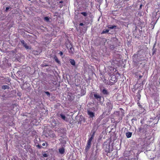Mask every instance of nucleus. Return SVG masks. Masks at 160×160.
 Wrapping results in <instances>:
<instances>
[{"mask_svg":"<svg viewBox=\"0 0 160 160\" xmlns=\"http://www.w3.org/2000/svg\"><path fill=\"white\" fill-rule=\"evenodd\" d=\"M110 142H104L103 144V148L104 149L105 152H110Z\"/></svg>","mask_w":160,"mask_h":160,"instance_id":"f257e3e1","label":"nucleus"},{"mask_svg":"<svg viewBox=\"0 0 160 160\" xmlns=\"http://www.w3.org/2000/svg\"><path fill=\"white\" fill-rule=\"evenodd\" d=\"M100 90L102 94L105 97L109 95V92L104 87H101L100 88Z\"/></svg>","mask_w":160,"mask_h":160,"instance_id":"f03ea898","label":"nucleus"},{"mask_svg":"<svg viewBox=\"0 0 160 160\" xmlns=\"http://www.w3.org/2000/svg\"><path fill=\"white\" fill-rule=\"evenodd\" d=\"M107 108L109 111H110L112 108V103L110 101L106 103Z\"/></svg>","mask_w":160,"mask_h":160,"instance_id":"7ed1b4c3","label":"nucleus"},{"mask_svg":"<svg viewBox=\"0 0 160 160\" xmlns=\"http://www.w3.org/2000/svg\"><path fill=\"white\" fill-rule=\"evenodd\" d=\"M88 114L89 116V118H92L95 117V113L93 112L90 110L88 111Z\"/></svg>","mask_w":160,"mask_h":160,"instance_id":"20e7f679","label":"nucleus"},{"mask_svg":"<svg viewBox=\"0 0 160 160\" xmlns=\"http://www.w3.org/2000/svg\"><path fill=\"white\" fill-rule=\"evenodd\" d=\"M21 42L22 44L27 49H31L30 47L28 46L24 40L21 41Z\"/></svg>","mask_w":160,"mask_h":160,"instance_id":"39448f33","label":"nucleus"},{"mask_svg":"<svg viewBox=\"0 0 160 160\" xmlns=\"http://www.w3.org/2000/svg\"><path fill=\"white\" fill-rule=\"evenodd\" d=\"M60 116L61 118L64 120L66 122H68V119L65 116V115L62 114L61 113L60 114Z\"/></svg>","mask_w":160,"mask_h":160,"instance_id":"423d86ee","label":"nucleus"},{"mask_svg":"<svg viewBox=\"0 0 160 160\" xmlns=\"http://www.w3.org/2000/svg\"><path fill=\"white\" fill-rule=\"evenodd\" d=\"M58 151L59 153L61 154H63L65 152V149L64 147H62L61 148H60L58 149Z\"/></svg>","mask_w":160,"mask_h":160,"instance_id":"0eeeda50","label":"nucleus"},{"mask_svg":"<svg viewBox=\"0 0 160 160\" xmlns=\"http://www.w3.org/2000/svg\"><path fill=\"white\" fill-rule=\"evenodd\" d=\"M94 96L95 99H96L98 100H100L101 99V96L99 94L97 93H95L94 95Z\"/></svg>","mask_w":160,"mask_h":160,"instance_id":"6e6552de","label":"nucleus"},{"mask_svg":"<svg viewBox=\"0 0 160 160\" xmlns=\"http://www.w3.org/2000/svg\"><path fill=\"white\" fill-rule=\"evenodd\" d=\"M91 143H88L87 142V146L85 149V151L86 152H87L88 150L91 147Z\"/></svg>","mask_w":160,"mask_h":160,"instance_id":"1a4fd4ad","label":"nucleus"},{"mask_svg":"<svg viewBox=\"0 0 160 160\" xmlns=\"http://www.w3.org/2000/svg\"><path fill=\"white\" fill-rule=\"evenodd\" d=\"M94 135V133H93V134L92 135V136L91 137H90L89 138V139L88 140V142H88L91 143V142H92V140L93 138Z\"/></svg>","mask_w":160,"mask_h":160,"instance_id":"9d476101","label":"nucleus"},{"mask_svg":"<svg viewBox=\"0 0 160 160\" xmlns=\"http://www.w3.org/2000/svg\"><path fill=\"white\" fill-rule=\"evenodd\" d=\"M132 133L129 132H128L126 133V136L127 138H130L131 137Z\"/></svg>","mask_w":160,"mask_h":160,"instance_id":"9b49d317","label":"nucleus"},{"mask_svg":"<svg viewBox=\"0 0 160 160\" xmlns=\"http://www.w3.org/2000/svg\"><path fill=\"white\" fill-rule=\"evenodd\" d=\"M54 58L55 61L58 64H60V62L58 58L56 56H55L54 57Z\"/></svg>","mask_w":160,"mask_h":160,"instance_id":"f8f14e48","label":"nucleus"},{"mask_svg":"<svg viewBox=\"0 0 160 160\" xmlns=\"http://www.w3.org/2000/svg\"><path fill=\"white\" fill-rule=\"evenodd\" d=\"M9 86H8V85H3L2 87V89H4V90L6 89H9Z\"/></svg>","mask_w":160,"mask_h":160,"instance_id":"ddd939ff","label":"nucleus"},{"mask_svg":"<svg viewBox=\"0 0 160 160\" xmlns=\"http://www.w3.org/2000/svg\"><path fill=\"white\" fill-rule=\"evenodd\" d=\"M70 61L71 64L73 66H74L75 64V61L73 59H70Z\"/></svg>","mask_w":160,"mask_h":160,"instance_id":"4468645a","label":"nucleus"},{"mask_svg":"<svg viewBox=\"0 0 160 160\" xmlns=\"http://www.w3.org/2000/svg\"><path fill=\"white\" fill-rule=\"evenodd\" d=\"M108 28L110 29H112L114 28H116V25H113L112 26H108Z\"/></svg>","mask_w":160,"mask_h":160,"instance_id":"2eb2a0df","label":"nucleus"},{"mask_svg":"<svg viewBox=\"0 0 160 160\" xmlns=\"http://www.w3.org/2000/svg\"><path fill=\"white\" fill-rule=\"evenodd\" d=\"M109 31V30H103L101 33V34L107 33Z\"/></svg>","mask_w":160,"mask_h":160,"instance_id":"dca6fc26","label":"nucleus"},{"mask_svg":"<svg viewBox=\"0 0 160 160\" xmlns=\"http://www.w3.org/2000/svg\"><path fill=\"white\" fill-rule=\"evenodd\" d=\"M81 14L85 17L87 16V13L86 12H82Z\"/></svg>","mask_w":160,"mask_h":160,"instance_id":"f3484780","label":"nucleus"},{"mask_svg":"<svg viewBox=\"0 0 160 160\" xmlns=\"http://www.w3.org/2000/svg\"><path fill=\"white\" fill-rule=\"evenodd\" d=\"M44 20L47 22H48L49 20V18L47 17H46L44 18Z\"/></svg>","mask_w":160,"mask_h":160,"instance_id":"a211bd4d","label":"nucleus"},{"mask_svg":"<svg viewBox=\"0 0 160 160\" xmlns=\"http://www.w3.org/2000/svg\"><path fill=\"white\" fill-rule=\"evenodd\" d=\"M116 79L115 78V77H113V76H112V77H111V80L115 81L116 80Z\"/></svg>","mask_w":160,"mask_h":160,"instance_id":"6ab92c4d","label":"nucleus"},{"mask_svg":"<svg viewBox=\"0 0 160 160\" xmlns=\"http://www.w3.org/2000/svg\"><path fill=\"white\" fill-rule=\"evenodd\" d=\"M45 93L48 96L50 95V93L48 92H45Z\"/></svg>","mask_w":160,"mask_h":160,"instance_id":"aec40b11","label":"nucleus"},{"mask_svg":"<svg viewBox=\"0 0 160 160\" xmlns=\"http://www.w3.org/2000/svg\"><path fill=\"white\" fill-rule=\"evenodd\" d=\"M42 155L44 157H47L48 156V155L46 153H44L42 154Z\"/></svg>","mask_w":160,"mask_h":160,"instance_id":"412c9836","label":"nucleus"},{"mask_svg":"<svg viewBox=\"0 0 160 160\" xmlns=\"http://www.w3.org/2000/svg\"><path fill=\"white\" fill-rule=\"evenodd\" d=\"M9 9V7H7L6 8V12H7V11H8V9Z\"/></svg>","mask_w":160,"mask_h":160,"instance_id":"4be33fe9","label":"nucleus"},{"mask_svg":"<svg viewBox=\"0 0 160 160\" xmlns=\"http://www.w3.org/2000/svg\"><path fill=\"white\" fill-rule=\"evenodd\" d=\"M37 147L39 148H40L42 147V146L39 145H37Z\"/></svg>","mask_w":160,"mask_h":160,"instance_id":"5701e85b","label":"nucleus"},{"mask_svg":"<svg viewBox=\"0 0 160 160\" xmlns=\"http://www.w3.org/2000/svg\"><path fill=\"white\" fill-rule=\"evenodd\" d=\"M59 54L61 56H62L63 54V52H60L59 53Z\"/></svg>","mask_w":160,"mask_h":160,"instance_id":"b1692460","label":"nucleus"},{"mask_svg":"<svg viewBox=\"0 0 160 160\" xmlns=\"http://www.w3.org/2000/svg\"><path fill=\"white\" fill-rule=\"evenodd\" d=\"M137 97H138V98L139 99H140V95H138L137 96Z\"/></svg>","mask_w":160,"mask_h":160,"instance_id":"393cba45","label":"nucleus"},{"mask_svg":"<svg viewBox=\"0 0 160 160\" xmlns=\"http://www.w3.org/2000/svg\"><path fill=\"white\" fill-rule=\"evenodd\" d=\"M83 25H84V24L82 23H81L79 24V25L81 26H83Z\"/></svg>","mask_w":160,"mask_h":160,"instance_id":"a878e982","label":"nucleus"},{"mask_svg":"<svg viewBox=\"0 0 160 160\" xmlns=\"http://www.w3.org/2000/svg\"><path fill=\"white\" fill-rule=\"evenodd\" d=\"M46 143V142L43 143L42 144V146H45Z\"/></svg>","mask_w":160,"mask_h":160,"instance_id":"bb28decb","label":"nucleus"},{"mask_svg":"<svg viewBox=\"0 0 160 160\" xmlns=\"http://www.w3.org/2000/svg\"><path fill=\"white\" fill-rule=\"evenodd\" d=\"M55 136V134H52V137H54Z\"/></svg>","mask_w":160,"mask_h":160,"instance_id":"cd10ccee","label":"nucleus"},{"mask_svg":"<svg viewBox=\"0 0 160 160\" xmlns=\"http://www.w3.org/2000/svg\"><path fill=\"white\" fill-rule=\"evenodd\" d=\"M62 142L64 143H66V141L65 140H63V141H62Z\"/></svg>","mask_w":160,"mask_h":160,"instance_id":"c85d7f7f","label":"nucleus"},{"mask_svg":"<svg viewBox=\"0 0 160 160\" xmlns=\"http://www.w3.org/2000/svg\"><path fill=\"white\" fill-rule=\"evenodd\" d=\"M72 49H73V48H70V50H71V51L72 52Z\"/></svg>","mask_w":160,"mask_h":160,"instance_id":"c756f323","label":"nucleus"},{"mask_svg":"<svg viewBox=\"0 0 160 160\" xmlns=\"http://www.w3.org/2000/svg\"><path fill=\"white\" fill-rule=\"evenodd\" d=\"M138 106H139V107L141 108H142L141 106V105H139H139H138Z\"/></svg>","mask_w":160,"mask_h":160,"instance_id":"7c9ffc66","label":"nucleus"},{"mask_svg":"<svg viewBox=\"0 0 160 160\" xmlns=\"http://www.w3.org/2000/svg\"><path fill=\"white\" fill-rule=\"evenodd\" d=\"M142 76H139V77L140 78H142Z\"/></svg>","mask_w":160,"mask_h":160,"instance_id":"2f4dec72","label":"nucleus"},{"mask_svg":"<svg viewBox=\"0 0 160 160\" xmlns=\"http://www.w3.org/2000/svg\"><path fill=\"white\" fill-rule=\"evenodd\" d=\"M139 131H140L141 130V128H139Z\"/></svg>","mask_w":160,"mask_h":160,"instance_id":"473e14b6","label":"nucleus"},{"mask_svg":"<svg viewBox=\"0 0 160 160\" xmlns=\"http://www.w3.org/2000/svg\"><path fill=\"white\" fill-rule=\"evenodd\" d=\"M143 109L144 111H143L142 112H144V111H145V109H144L143 108Z\"/></svg>","mask_w":160,"mask_h":160,"instance_id":"72a5a7b5","label":"nucleus"},{"mask_svg":"<svg viewBox=\"0 0 160 160\" xmlns=\"http://www.w3.org/2000/svg\"><path fill=\"white\" fill-rule=\"evenodd\" d=\"M109 82L110 83V82ZM107 84H110L109 83H108Z\"/></svg>","mask_w":160,"mask_h":160,"instance_id":"f704fd0d","label":"nucleus"},{"mask_svg":"<svg viewBox=\"0 0 160 160\" xmlns=\"http://www.w3.org/2000/svg\"><path fill=\"white\" fill-rule=\"evenodd\" d=\"M142 6V5H140V7H141Z\"/></svg>","mask_w":160,"mask_h":160,"instance_id":"c9c22d12","label":"nucleus"}]
</instances>
